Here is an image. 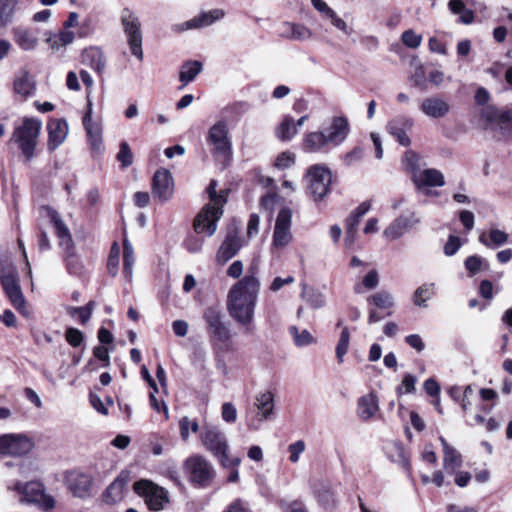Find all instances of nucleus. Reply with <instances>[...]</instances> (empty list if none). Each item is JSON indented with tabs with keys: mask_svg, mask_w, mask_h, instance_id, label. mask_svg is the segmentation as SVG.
<instances>
[{
	"mask_svg": "<svg viewBox=\"0 0 512 512\" xmlns=\"http://www.w3.org/2000/svg\"><path fill=\"white\" fill-rule=\"evenodd\" d=\"M461 247V240L458 236L450 235L445 246L444 253L446 256H453Z\"/></svg>",
	"mask_w": 512,
	"mask_h": 512,
	"instance_id": "0e129e2a",
	"label": "nucleus"
},
{
	"mask_svg": "<svg viewBox=\"0 0 512 512\" xmlns=\"http://www.w3.org/2000/svg\"><path fill=\"white\" fill-rule=\"evenodd\" d=\"M306 448V444L303 440H298L294 443H291L289 446H288V451H289V460L292 462V463H297L300 459V455L304 452Z\"/></svg>",
	"mask_w": 512,
	"mask_h": 512,
	"instance_id": "13d9d810",
	"label": "nucleus"
},
{
	"mask_svg": "<svg viewBox=\"0 0 512 512\" xmlns=\"http://www.w3.org/2000/svg\"><path fill=\"white\" fill-rule=\"evenodd\" d=\"M260 287L257 267L252 265L248 273L229 289L226 303L227 310L238 324L245 326L252 323Z\"/></svg>",
	"mask_w": 512,
	"mask_h": 512,
	"instance_id": "f257e3e1",
	"label": "nucleus"
},
{
	"mask_svg": "<svg viewBox=\"0 0 512 512\" xmlns=\"http://www.w3.org/2000/svg\"><path fill=\"white\" fill-rule=\"evenodd\" d=\"M289 332L297 347L307 346L315 342L313 335L306 329L300 331L298 327L292 326L289 328Z\"/></svg>",
	"mask_w": 512,
	"mask_h": 512,
	"instance_id": "de8ad7c7",
	"label": "nucleus"
},
{
	"mask_svg": "<svg viewBox=\"0 0 512 512\" xmlns=\"http://www.w3.org/2000/svg\"><path fill=\"white\" fill-rule=\"evenodd\" d=\"M312 6L322 15L324 19L330 21V23L338 30L345 34H350V30L346 22L340 18L336 12L323 0H311Z\"/></svg>",
	"mask_w": 512,
	"mask_h": 512,
	"instance_id": "c85d7f7f",
	"label": "nucleus"
},
{
	"mask_svg": "<svg viewBox=\"0 0 512 512\" xmlns=\"http://www.w3.org/2000/svg\"><path fill=\"white\" fill-rule=\"evenodd\" d=\"M203 242V239L191 236L185 240L184 246L190 253H197L202 249Z\"/></svg>",
	"mask_w": 512,
	"mask_h": 512,
	"instance_id": "774afa93",
	"label": "nucleus"
},
{
	"mask_svg": "<svg viewBox=\"0 0 512 512\" xmlns=\"http://www.w3.org/2000/svg\"><path fill=\"white\" fill-rule=\"evenodd\" d=\"M223 210L220 206L207 204L199 212L194 220V230L196 233H206L212 236L217 228V221L221 218Z\"/></svg>",
	"mask_w": 512,
	"mask_h": 512,
	"instance_id": "4468645a",
	"label": "nucleus"
},
{
	"mask_svg": "<svg viewBox=\"0 0 512 512\" xmlns=\"http://www.w3.org/2000/svg\"><path fill=\"white\" fill-rule=\"evenodd\" d=\"M480 117L489 128L499 130L504 136H512V108L487 105L481 109Z\"/></svg>",
	"mask_w": 512,
	"mask_h": 512,
	"instance_id": "423d86ee",
	"label": "nucleus"
},
{
	"mask_svg": "<svg viewBox=\"0 0 512 512\" xmlns=\"http://www.w3.org/2000/svg\"><path fill=\"white\" fill-rule=\"evenodd\" d=\"M204 320L214 341L227 344L231 340V332L222 321V314L216 308H208L204 313Z\"/></svg>",
	"mask_w": 512,
	"mask_h": 512,
	"instance_id": "2eb2a0df",
	"label": "nucleus"
},
{
	"mask_svg": "<svg viewBox=\"0 0 512 512\" xmlns=\"http://www.w3.org/2000/svg\"><path fill=\"white\" fill-rule=\"evenodd\" d=\"M435 292L434 283H425L418 287L413 295V302L416 306L426 307V301L429 300Z\"/></svg>",
	"mask_w": 512,
	"mask_h": 512,
	"instance_id": "49530a36",
	"label": "nucleus"
},
{
	"mask_svg": "<svg viewBox=\"0 0 512 512\" xmlns=\"http://www.w3.org/2000/svg\"><path fill=\"white\" fill-rule=\"evenodd\" d=\"M255 407L257 414L247 422L250 430H258L263 421L271 418L274 409V395L270 391L259 393L256 396Z\"/></svg>",
	"mask_w": 512,
	"mask_h": 512,
	"instance_id": "f3484780",
	"label": "nucleus"
},
{
	"mask_svg": "<svg viewBox=\"0 0 512 512\" xmlns=\"http://www.w3.org/2000/svg\"><path fill=\"white\" fill-rule=\"evenodd\" d=\"M42 122L36 118H25L22 125L15 128L12 140L18 144L23 155L29 161L34 156Z\"/></svg>",
	"mask_w": 512,
	"mask_h": 512,
	"instance_id": "7ed1b4c3",
	"label": "nucleus"
},
{
	"mask_svg": "<svg viewBox=\"0 0 512 512\" xmlns=\"http://www.w3.org/2000/svg\"><path fill=\"white\" fill-rule=\"evenodd\" d=\"M48 149H57L67 138L68 123L64 119H51L47 124Z\"/></svg>",
	"mask_w": 512,
	"mask_h": 512,
	"instance_id": "a878e982",
	"label": "nucleus"
},
{
	"mask_svg": "<svg viewBox=\"0 0 512 512\" xmlns=\"http://www.w3.org/2000/svg\"><path fill=\"white\" fill-rule=\"evenodd\" d=\"M44 212L56 231L57 237L59 239V245L65 250L67 265L70 267L74 258L73 242L70 231L56 210L50 207H45Z\"/></svg>",
	"mask_w": 512,
	"mask_h": 512,
	"instance_id": "ddd939ff",
	"label": "nucleus"
},
{
	"mask_svg": "<svg viewBox=\"0 0 512 512\" xmlns=\"http://www.w3.org/2000/svg\"><path fill=\"white\" fill-rule=\"evenodd\" d=\"M378 411L379 401L374 392L363 395L358 399L356 412L361 420L368 421L372 419Z\"/></svg>",
	"mask_w": 512,
	"mask_h": 512,
	"instance_id": "cd10ccee",
	"label": "nucleus"
},
{
	"mask_svg": "<svg viewBox=\"0 0 512 512\" xmlns=\"http://www.w3.org/2000/svg\"><path fill=\"white\" fill-rule=\"evenodd\" d=\"M203 447L215 457L224 468L237 467L238 457L229 456V443L224 432L217 426L203 425L199 432Z\"/></svg>",
	"mask_w": 512,
	"mask_h": 512,
	"instance_id": "f03ea898",
	"label": "nucleus"
},
{
	"mask_svg": "<svg viewBox=\"0 0 512 512\" xmlns=\"http://www.w3.org/2000/svg\"><path fill=\"white\" fill-rule=\"evenodd\" d=\"M134 250L131 243L124 239L123 241V274L128 281H131L134 265Z\"/></svg>",
	"mask_w": 512,
	"mask_h": 512,
	"instance_id": "79ce46f5",
	"label": "nucleus"
},
{
	"mask_svg": "<svg viewBox=\"0 0 512 512\" xmlns=\"http://www.w3.org/2000/svg\"><path fill=\"white\" fill-rule=\"evenodd\" d=\"M123 168H127L133 163V154L127 142L122 141L119 145V152L116 156Z\"/></svg>",
	"mask_w": 512,
	"mask_h": 512,
	"instance_id": "3c124183",
	"label": "nucleus"
},
{
	"mask_svg": "<svg viewBox=\"0 0 512 512\" xmlns=\"http://www.w3.org/2000/svg\"><path fill=\"white\" fill-rule=\"evenodd\" d=\"M349 131V123L347 118L345 117H335L332 120L329 134L327 135V138L330 143L334 145H339L342 143Z\"/></svg>",
	"mask_w": 512,
	"mask_h": 512,
	"instance_id": "473e14b6",
	"label": "nucleus"
},
{
	"mask_svg": "<svg viewBox=\"0 0 512 512\" xmlns=\"http://www.w3.org/2000/svg\"><path fill=\"white\" fill-rule=\"evenodd\" d=\"M420 223V218L415 212L397 217L383 232L388 240H396L410 229Z\"/></svg>",
	"mask_w": 512,
	"mask_h": 512,
	"instance_id": "aec40b11",
	"label": "nucleus"
},
{
	"mask_svg": "<svg viewBox=\"0 0 512 512\" xmlns=\"http://www.w3.org/2000/svg\"><path fill=\"white\" fill-rule=\"evenodd\" d=\"M308 193L315 202L321 201L330 191L332 180L331 172L321 165L310 167L306 173Z\"/></svg>",
	"mask_w": 512,
	"mask_h": 512,
	"instance_id": "6e6552de",
	"label": "nucleus"
},
{
	"mask_svg": "<svg viewBox=\"0 0 512 512\" xmlns=\"http://www.w3.org/2000/svg\"><path fill=\"white\" fill-rule=\"evenodd\" d=\"M207 143L212 146L214 155L229 157L232 154V143L229 137L228 125L224 120L217 121L208 131Z\"/></svg>",
	"mask_w": 512,
	"mask_h": 512,
	"instance_id": "9b49d317",
	"label": "nucleus"
},
{
	"mask_svg": "<svg viewBox=\"0 0 512 512\" xmlns=\"http://www.w3.org/2000/svg\"><path fill=\"white\" fill-rule=\"evenodd\" d=\"M414 121L412 118L404 115L397 116L391 119L387 124L388 132L396 138L402 146H409L411 140L407 132L412 129Z\"/></svg>",
	"mask_w": 512,
	"mask_h": 512,
	"instance_id": "b1692460",
	"label": "nucleus"
},
{
	"mask_svg": "<svg viewBox=\"0 0 512 512\" xmlns=\"http://www.w3.org/2000/svg\"><path fill=\"white\" fill-rule=\"evenodd\" d=\"M14 90L23 98H27L34 93L35 81L28 71H22L20 75L16 77Z\"/></svg>",
	"mask_w": 512,
	"mask_h": 512,
	"instance_id": "c9c22d12",
	"label": "nucleus"
},
{
	"mask_svg": "<svg viewBox=\"0 0 512 512\" xmlns=\"http://www.w3.org/2000/svg\"><path fill=\"white\" fill-rule=\"evenodd\" d=\"M329 142L327 135L322 132H311L304 138V147L310 152H317Z\"/></svg>",
	"mask_w": 512,
	"mask_h": 512,
	"instance_id": "ea45409f",
	"label": "nucleus"
},
{
	"mask_svg": "<svg viewBox=\"0 0 512 512\" xmlns=\"http://www.w3.org/2000/svg\"><path fill=\"white\" fill-rule=\"evenodd\" d=\"M68 490L73 496L86 499L92 495L93 477L79 471L69 472L66 476Z\"/></svg>",
	"mask_w": 512,
	"mask_h": 512,
	"instance_id": "a211bd4d",
	"label": "nucleus"
},
{
	"mask_svg": "<svg viewBox=\"0 0 512 512\" xmlns=\"http://www.w3.org/2000/svg\"><path fill=\"white\" fill-rule=\"evenodd\" d=\"M417 379L412 374H406L402 380V384L397 388V393L401 395L403 393V389L405 393H412L415 391V384Z\"/></svg>",
	"mask_w": 512,
	"mask_h": 512,
	"instance_id": "680f3d73",
	"label": "nucleus"
},
{
	"mask_svg": "<svg viewBox=\"0 0 512 512\" xmlns=\"http://www.w3.org/2000/svg\"><path fill=\"white\" fill-rule=\"evenodd\" d=\"M121 23L127 36L131 53L139 60H142V32L139 18L130 9L124 8L121 12Z\"/></svg>",
	"mask_w": 512,
	"mask_h": 512,
	"instance_id": "1a4fd4ad",
	"label": "nucleus"
},
{
	"mask_svg": "<svg viewBox=\"0 0 512 512\" xmlns=\"http://www.w3.org/2000/svg\"><path fill=\"white\" fill-rule=\"evenodd\" d=\"M15 43L24 51L35 50L39 44L38 31L25 26H16L12 29Z\"/></svg>",
	"mask_w": 512,
	"mask_h": 512,
	"instance_id": "393cba45",
	"label": "nucleus"
},
{
	"mask_svg": "<svg viewBox=\"0 0 512 512\" xmlns=\"http://www.w3.org/2000/svg\"><path fill=\"white\" fill-rule=\"evenodd\" d=\"M295 162L294 154L290 152H283L276 158L275 166L280 169H286L292 166Z\"/></svg>",
	"mask_w": 512,
	"mask_h": 512,
	"instance_id": "69168bd1",
	"label": "nucleus"
},
{
	"mask_svg": "<svg viewBox=\"0 0 512 512\" xmlns=\"http://www.w3.org/2000/svg\"><path fill=\"white\" fill-rule=\"evenodd\" d=\"M95 306V301L91 300L83 307H68L67 313L74 317L76 312H81V324H86L91 318Z\"/></svg>",
	"mask_w": 512,
	"mask_h": 512,
	"instance_id": "09e8293b",
	"label": "nucleus"
},
{
	"mask_svg": "<svg viewBox=\"0 0 512 512\" xmlns=\"http://www.w3.org/2000/svg\"><path fill=\"white\" fill-rule=\"evenodd\" d=\"M75 39V34L72 31L64 29L57 34H51L47 38V43L53 50H58L61 47L71 44Z\"/></svg>",
	"mask_w": 512,
	"mask_h": 512,
	"instance_id": "a19ab883",
	"label": "nucleus"
},
{
	"mask_svg": "<svg viewBox=\"0 0 512 512\" xmlns=\"http://www.w3.org/2000/svg\"><path fill=\"white\" fill-rule=\"evenodd\" d=\"M179 428L181 438L184 441H186L189 438V430H191L193 433H196L197 431H199V424L196 420H191L188 417H183L179 421Z\"/></svg>",
	"mask_w": 512,
	"mask_h": 512,
	"instance_id": "603ef678",
	"label": "nucleus"
},
{
	"mask_svg": "<svg viewBox=\"0 0 512 512\" xmlns=\"http://www.w3.org/2000/svg\"><path fill=\"white\" fill-rule=\"evenodd\" d=\"M174 192V181L172 174L167 169H159L155 172L152 180L153 196L161 202L168 201Z\"/></svg>",
	"mask_w": 512,
	"mask_h": 512,
	"instance_id": "6ab92c4d",
	"label": "nucleus"
},
{
	"mask_svg": "<svg viewBox=\"0 0 512 512\" xmlns=\"http://www.w3.org/2000/svg\"><path fill=\"white\" fill-rule=\"evenodd\" d=\"M281 36L294 40V41H306L312 38V31L304 26L303 24L285 22L283 23L280 31Z\"/></svg>",
	"mask_w": 512,
	"mask_h": 512,
	"instance_id": "2f4dec72",
	"label": "nucleus"
},
{
	"mask_svg": "<svg viewBox=\"0 0 512 512\" xmlns=\"http://www.w3.org/2000/svg\"><path fill=\"white\" fill-rule=\"evenodd\" d=\"M350 342V333L347 327H344L339 341L336 346V357L340 363L343 362V357L347 353Z\"/></svg>",
	"mask_w": 512,
	"mask_h": 512,
	"instance_id": "8fccbe9b",
	"label": "nucleus"
},
{
	"mask_svg": "<svg viewBox=\"0 0 512 512\" xmlns=\"http://www.w3.org/2000/svg\"><path fill=\"white\" fill-rule=\"evenodd\" d=\"M82 62L98 74H102L105 70L106 58L103 51L98 47L86 48L82 53Z\"/></svg>",
	"mask_w": 512,
	"mask_h": 512,
	"instance_id": "7c9ffc66",
	"label": "nucleus"
},
{
	"mask_svg": "<svg viewBox=\"0 0 512 512\" xmlns=\"http://www.w3.org/2000/svg\"><path fill=\"white\" fill-rule=\"evenodd\" d=\"M202 69V63L197 60L184 62L179 73V80L182 82V88L193 81Z\"/></svg>",
	"mask_w": 512,
	"mask_h": 512,
	"instance_id": "e433bc0d",
	"label": "nucleus"
},
{
	"mask_svg": "<svg viewBox=\"0 0 512 512\" xmlns=\"http://www.w3.org/2000/svg\"><path fill=\"white\" fill-rule=\"evenodd\" d=\"M226 12L222 8H215L207 11H201L193 18L183 23L174 24L172 30L176 33H181L187 30H197L204 27H209L214 23L222 20Z\"/></svg>",
	"mask_w": 512,
	"mask_h": 512,
	"instance_id": "f8f14e48",
	"label": "nucleus"
},
{
	"mask_svg": "<svg viewBox=\"0 0 512 512\" xmlns=\"http://www.w3.org/2000/svg\"><path fill=\"white\" fill-rule=\"evenodd\" d=\"M1 285L10 300L13 307L24 316L28 317L30 311L28 309L25 297L22 293L18 273L15 267L8 266L2 269L1 272Z\"/></svg>",
	"mask_w": 512,
	"mask_h": 512,
	"instance_id": "39448f33",
	"label": "nucleus"
},
{
	"mask_svg": "<svg viewBox=\"0 0 512 512\" xmlns=\"http://www.w3.org/2000/svg\"><path fill=\"white\" fill-rule=\"evenodd\" d=\"M184 469L190 479L201 487H207L215 477L212 464L202 455H192L184 462Z\"/></svg>",
	"mask_w": 512,
	"mask_h": 512,
	"instance_id": "9d476101",
	"label": "nucleus"
},
{
	"mask_svg": "<svg viewBox=\"0 0 512 512\" xmlns=\"http://www.w3.org/2000/svg\"><path fill=\"white\" fill-rule=\"evenodd\" d=\"M216 188L217 182L212 180L207 188V192L209 194L210 201L212 202L211 205L220 206L222 208L223 204L226 202V199L221 194L217 195Z\"/></svg>",
	"mask_w": 512,
	"mask_h": 512,
	"instance_id": "e2e57ef3",
	"label": "nucleus"
},
{
	"mask_svg": "<svg viewBox=\"0 0 512 512\" xmlns=\"http://www.w3.org/2000/svg\"><path fill=\"white\" fill-rule=\"evenodd\" d=\"M482 262H483V259L481 257L472 255V256H469L465 260L464 264H465V268L469 271V273L471 275H474L480 271Z\"/></svg>",
	"mask_w": 512,
	"mask_h": 512,
	"instance_id": "338daca9",
	"label": "nucleus"
},
{
	"mask_svg": "<svg viewBox=\"0 0 512 512\" xmlns=\"http://www.w3.org/2000/svg\"><path fill=\"white\" fill-rule=\"evenodd\" d=\"M379 284V274L377 270H370L360 283H356L353 290L356 294H363L365 290L375 289Z\"/></svg>",
	"mask_w": 512,
	"mask_h": 512,
	"instance_id": "c03bdc74",
	"label": "nucleus"
},
{
	"mask_svg": "<svg viewBox=\"0 0 512 512\" xmlns=\"http://www.w3.org/2000/svg\"><path fill=\"white\" fill-rule=\"evenodd\" d=\"M33 448V442L26 436L12 434L10 456H23L28 454Z\"/></svg>",
	"mask_w": 512,
	"mask_h": 512,
	"instance_id": "4c0bfd02",
	"label": "nucleus"
},
{
	"mask_svg": "<svg viewBox=\"0 0 512 512\" xmlns=\"http://www.w3.org/2000/svg\"><path fill=\"white\" fill-rule=\"evenodd\" d=\"M302 296L305 298L306 302L314 309L321 308L325 305V297L318 291L311 290L307 293L303 291Z\"/></svg>",
	"mask_w": 512,
	"mask_h": 512,
	"instance_id": "864d4df0",
	"label": "nucleus"
},
{
	"mask_svg": "<svg viewBox=\"0 0 512 512\" xmlns=\"http://www.w3.org/2000/svg\"><path fill=\"white\" fill-rule=\"evenodd\" d=\"M509 236L506 232L493 228L488 233L482 232L479 236V242L488 248L500 247L507 243Z\"/></svg>",
	"mask_w": 512,
	"mask_h": 512,
	"instance_id": "f704fd0d",
	"label": "nucleus"
},
{
	"mask_svg": "<svg viewBox=\"0 0 512 512\" xmlns=\"http://www.w3.org/2000/svg\"><path fill=\"white\" fill-rule=\"evenodd\" d=\"M65 338L72 347H78L83 342L84 335L79 329L70 327L65 331Z\"/></svg>",
	"mask_w": 512,
	"mask_h": 512,
	"instance_id": "4d7b16f0",
	"label": "nucleus"
},
{
	"mask_svg": "<svg viewBox=\"0 0 512 512\" xmlns=\"http://www.w3.org/2000/svg\"><path fill=\"white\" fill-rule=\"evenodd\" d=\"M119 254H120L119 245L116 242H114L111 247L108 264H107L108 271L112 276H116L118 273Z\"/></svg>",
	"mask_w": 512,
	"mask_h": 512,
	"instance_id": "5fc2aeb1",
	"label": "nucleus"
},
{
	"mask_svg": "<svg viewBox=\"0 0 512 512\" xmlns=\"http://www.w3.org/2000/svg\"><path fill=\"white\" fill-rule=\"evenodd\" d=\"M242 240L236 234L229 233L217 252L219 263H226L232 259L241 249Z\"/></svg>",
	"mask_w": 512,
	"mask_h": 512,
	"instance_id": "c756f323",
	"label": "nucleus"
},
{
	"mask_svg": "<svg viewBox=\"0 0 512 512\" xmlns=\"http://www.w3.org/2000/svg\"><path fill=\"white\" fill-rule=\"evenodd\" d=\"M439 440H440V442L442 444V447H443V453H444L443 464H444V468L447 471H449L451 473H454L456 471V469L460 468L461 465H462L461 455H460V453L455 448H453L452 446H450L447 443V441L445 440L444 437L440 436Z\"/></svg>",
	"mask_w": 512,
	"mask_h": 512,
	"instance_id": "72a5a7b5",
	"label": "nucleus"
},
{
	"mask_svg": "<svg viewBox=\"0 0 512 512\" xmlns=\"http://www.w3.org/2000/svg\"><path fill=\"white\" fill-rule=\"evenodd\" d=\"M130 480L128 471H121L114 481L102 493L103 501L108 505L121 502L125 496L126 488Z\"/></svg>",
	"mask_w": 512,
	"mask_h": 512,
	"instance_id": "412c9836",
	"label": "nucleus"
},
{
	"mask_svg": "<svg viewBox=\"0 0 512 512\" xmlns=\"http://www.w3.org/2000/svg\"><path fill=\"white\" fill-rule=\"evenodd\" d=\"M12 489L22 495L21 502L34 504L46 512L55 507V499L46 493L44 485L39 481H17Z\"/></svg>",
	"mask_w": 512,
	"mask_h": 512,
	"instance_id": "20e7f679",
	"label": "nucleus"
},
{
	"mask_svg": "<svg viewBox=\"0 0 512 512\" xmlns=\"http://www.w3.org/2000/svg\"><path fill=\"white\" fill-rule=\"evenodd\" d=\"M222 419L227 423H234L237 420V409L230 402H225L221 409Z\"/></svg>",
	"mask_w": 512,
	"mask_h": 512,
	"instance_id": "bf43d9fd",
	"label": "nucleus"
},
{
	"mask_svg": "<svg viewBox=\"0 0 512 512\" xmlns=\"http://www.w3.org/2000/svg\"><path fill=\"white\" fill-rule=\"evenodd\" d=\"M448 8L453 14L459 15L460 23L469 25L474 21V12L466 8L463 0H450Z\"/></svg>",
	"mask_w": 512,
	"mask_h": 512,
	"instance_id": "58836bf2",
	"label": "nucleus"
},
{
	"mask_svg": "<svg viewBox=\"0 0 512 512\" xmlns=\"http://www.w3.org/2000/svg\"><path fill=\"white\" fill-rule=\"evenodd\" d=\"M450 110L451 105L438 95L426 97L420 103V111L431 119L444 118Z\"/></svg>",
	"mask_w": 512,
	"mask_h": 512,
	"instance_id": "5701e85b",
	"label": "nucleus"
},
{
	"mask_svg": "<svg viewBox=\"0 0 512 512\" xmlns=\"http://www.w3.org/2000/svg\"><path fill=\"white\" fill-rule=\"evenodd\" d=\"M277 137L283 141L293 138L297 134V128L294 119L291 116H285L276 130Z\"/></svg>",
	"mask_w": 512,
	"mask_h": 512,
	"instance_id": "a18cd8bd",
	"label": "nucleus"
},
{
	"mask_svg": "<svg viewBox=\"0 0 512 512\" xmlns=\"http://www.w3.org/2000/svg\"><path fill=\"white\" fill-rule=\"evenodd\" d=\"M133 490L145 500L150 510H162L169 501L167 491L148 479L136 481L133 484Z\"/></svg>",
	"mask_w": 512,
	"mask_h": 512,
	"instance_id": "0eeeda50",
	"label": "nucleus"
},
{
	"mask_svg": "<svg viewBox=\"0 0 512 512\" xmlns=\"http://www.w3.org/2000/svg\"><path fill=\"white\" fill-rule=\"evenodd\" d=\"M83 125L92 150L96 153H101L103 151L102 128L98 122L92 121L91 101H88L87 111L83 116Z\"/></svg>",
	"mask_w": 512,
	"mask_h": 512,
	"instance_id": "4be33fe9",
	"label": "nucleus"
},
{
	"mask_svg": "<svg viewBox=\"0 0 512 512\" xmlns=\"http://www.w3.org/2000/svg\"><path fill=\"white\" fill-rule=\"evenodd\" d=\"M367 302L381 310H389L394 306V298L392 294L387 291H379L370 295L367 298Z\"/></svg>",
	"mask_w": 512,
	"mask_h": 512,
	"instance_id": "37998d69",
	"label": "nucleus"
},
{
	"mask_svg": "<svg viewBox=\"0 0 512 512\" xmlns=\"http://www.w3.org/2000/svg\"><path fill=\"white\" fill-rule=\"evenodd\" d=\"M401 40L405 46L416 49L422 43V36L416 34L412 29H408L403 32Z\"/></svg>",
	"mask_w": 512,
	"mask_h": 512,
	"instance_id": "6e6d98bb",
	"label": "nucleus"
},
{
	"mask_svg": "<svg viewBox=\"0 0 512 512\" xmlns=\"http://www.w3.org/2000/svg\"><path fill=\"white\" fill-rule=\"evenodd\" d=\"M292 212L289 208H282L278 213L274 233L273 246L282 249L292 240L291 233Z\"/></svg>",
	"mask_w": 512,
	"mask_h": 512,
	"instance_id": "dca6fc26",
	"label": "nucleus"
},
{
	"mask_svg": "<svg viewBox=\"0 0 512 512\" xmlns=\"http://www.w3.org/2000/svg\"><path fill=\"white\" fill-rule=\"evenodd\" d=\"M413 181L418 189L422 187H442L445 184L441 171L429 168L413 174Z\"/></svg>",
	"mask_w": 512,
	"mask_h": 512,
	"instance_id": "bb28decb",
	"label": "nucleus"
},
{
	"mask_svg": "<svg viewBox=\"0 0 512 512\" xmlns=\"http://www.w3.org/2000/svg\"><path fill=\"white\" fill-rule=\"evenodd\" d=\"M17 4L18 0H0V13L12 21Z\"/></svg>",
	"mask_w": 512,
	"mask_h": 512,
	"instance_id": "052dcab7",
	"label": "nucleus"
}]
</instances>
